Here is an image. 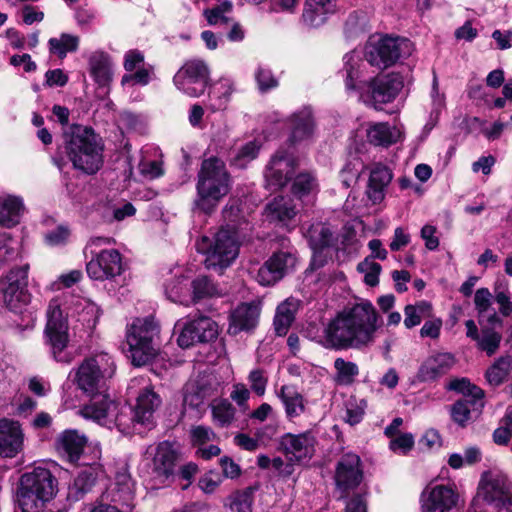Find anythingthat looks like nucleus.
I'll return each instance as SVG.
<instances>
[{"mask_svg":"<svg viewBox=\"0 0 512 512\" xmlns=\"http://www.w3.org/2000/svg\"><path fill=\"white\" fill-rule=\"evenodd\" d=\"M116 370L113 358L105 352L83 360L76 371L75 382L80 390L91 397V402L81 409V415L103 425H124L122 415H118L117 404L101 393L106 379Z\"/></svg>","mask_w":512,"mask_h":512,"instance_id":"f257e3e1","label":"nucleus"},{"mask_svg":"<svg viewBox=\"0 0 512 512\" xmlns=\"http://www.w3.org/2000/svg\"><path fill=\"white\" fill-rule=\"evenodd\" d=\"M379 327L375 307L370 301L361 300L328 323L324 330V345L336 350L362 349L374 343Z\"/></svg>","mask_w":512,"mask_h":512,"instance_id":"f03ea898","label":"nucleus"},{"mask_svg":"<svg viewBox=\"0 0 512 512\" xmlns=\"http://www.w3.org/2000/svg\"><path fill=\"white\" fill-rule=\"evenodd\" d=\"M65 151L73 167L86 174L96 173L103 164V146L94 131L72 125L64 132Z\"/></svg>","mask_w":512,"mask_h":512,"instance_id":"7ed1b4c3","label":"nucleus"},{"mask_svg":"<svg viewBox=\"0 0 512 512\" xmlns=\"http://www.w3.org/2000/svg\"><path fill=\"white\" fill-rule=\"evenodd\" d=\"M229 190L230 176L225 163L217 157L204 160L198 174L195 207L204 213H210Z\"/></svg>","mask_w":512,"mask_h":512,"instance_id":"20e7f679","label":"nucleus"},{"mask_svg":"<svg viewBox=\"0 0 512 512\" xmlns=\"http://www.w3.org/2000/svg\"><path fill=\"white\" fill-rule=\"evenodd\" d=\"M159 326L151 317L136 318L127 325L124 352L135 366L149 363L158 352Z\"/></svg>","mask_w":512,"mask_h":512,"instance_id":"39448f33","label":"nucleus"},{"mask_svg":"<svg viewBox=\"0 0 512 512\" xmlns=\"http://www.w3.org/2000/svg\"><path fill=\"white\" fill-rule=\"evenodd\" d=\"M196 249L198 252L206 255L204 260L206 268L221 273L224 269L229 267L238 256L239 244L237 231L234 228H221L214 235L213 239L207 236L201 237L196 242Z\"/></svg>","mask_w":512,"mask_h":512,"instance_id":"423d86ee","label":"nucleus"},{"mask_svg":"<svg viewBox=\"0 0 512 512\" xmlns=\"http://www.w3.org/2000/svg\"><path fill=\"white\" fill-rule=\"evenodd\" d=\"M45 342L49 346L52 357L61 363H70L75 353L69 347L68 323L63 317L60 304L51 300L47 309Z\"/></svg>","mask_w":512,"mask_h":512,"instance_id":"0eeeda50","label":"nucleus"},{"mask_svg":"<svg viewBox=\"0 0 512 512\" xmlns=\"http://www.w3.org/2000/svg\"><path fill=\"white\" fill-rule=\"evenodd\" d=\"M477 497L498 510H512V481L499 470L484 471L477 487Z\"/></svg>","mask_w":512,"mask_h":512,"instance_id":"6e6552de","label":"nucleus"},{"mask_svg":"<svg viewBox=\"0 0 512 512\" xmlns=\"http://www.w3.org/2000/svg\"><path fill=\"white\" fill-rule=\"evenodd\" d=\"M178 460L179 452L174 444L162 441L146 448L142 463L152 479L165 483L173 476Z\"/></svg>","mask_w":512,"mask_h":512,"instance_id":"1a4fd4ad","label":"nucleus"},{"mask_svg":"<svg viewBox=\"0 0 512 512\" xmlns=\"http://www.w3.org/2000/svg\"><path fill=\"white\" fill-rule=\"evenodd\" d=\"M412 52L411 42L405 38L389 36L371 38L365 46V58L369 64L378 68H387Z\"/></svg>","mask_w":512,"mask_h":512,"instance_id":"9d476101","label":"nucleus"},{"mask_svg":"<svg viewBox=\"0 0 512 512\" xmlns=\"http://www.w3.org/2000/svg\"><path fill=\"white\" fill-rule=\"evenodd\" d=\"M209 81V68L201 59L187 61L173 78L177 89L190 97H199L202 95Z\"/></svg>","mask_w":512,"mask_h":512,"instance_id":"9b49d317","label":"nucleus"},{"mask_svg":"<svg viewBox=\"0 0 512 512\" xmlns=\"http://www.w3.org/2000/svg\"><path fill=\"white\" fill-rule=\"evenodd\" d=\"M27 278V267H19L12 269L0 282L4 304L14 313H22L30 302Z\"/></svg>","mask_w":512,"mask_h":512,"instance_id":"f8f14e48","label":"nucleus"},{"mask_svg":"<svg viewBox=\"0 0 512 512\" xmlns=\"http://www.w3.org/2000/svg\"><path fill=\"white\" fill-rule=\"evenodd\" d=\"M364 478L363 465L355 453H346L340 457L335 466L334 481L341 497H346L360 486Z\"/></svg>","mask_w":512,"mask_h":512,"instance_id":"ddd939ff","label":"nucleus"},{"mask_svg":"<svg viewBox=\"0 0 512 512\" xmlns=\"http://www.w3.org/2000/svg\"><path fill=\"white\" fill-rule=\"evenodd\" d=\"M176 328L180 329L177 343L182 348H189L196 343L209 342L218 335L216 322L202 315L183 324L178 322Z\"/></svg>","mask_w":512,"mask_h":512,"instance_id":"4468645a","label":"nucleus"},{"mask_svg":"<svg viewBox=\"0 0 512 512\" xmlns=\"http://www.w3.org/2000/svg\"><path fill=\"white\" fill-rule=\"evenodd\" d=\"M92 254L93 257L86 265L87 274L91 279L98 281L110 280L122 273V257L118 250H92Z\"/></svg>","mask_w":512,"mask_h":512,"instance_id":"2eb2a0df","label":"nucleus"},{"mask_svg":"<svg viewBox=\"0 0 512 512\" xmlns=\"http://www.w3.org/2000/svg\"><path fill=\"white\" fill-rule=\"evenodd\" d=\"M296 261V256L291 252L278 251L273 253L258 269L257 282L263 286L275 284L294 271Z\"/></svg>","mask_w":512,"mask_h":512,"instance_id":"dca6fc26","label":"nucleus"},{"mask_svg":"<svg viewBox=\"0 0 512 512\" xmlns=\"http://www.w3.org/2000/svg\"><path fill=\"white\" fill-rule=\"evenodd\" d=\"M459 495L454 487L435 485L426 487L421 494L422 512H449L457 506Z\"/></svg>","mask_w":512,"mask_h":512,"instance_id":"f3484780","label":"nucleus"},{"mask_svg":"<svg viewBox=\"0 0 512 512\" xmlns=\"http://www.w3.org/2000/svg\"><path fill=\"white\" fill-rule=\"evenodd\" d=\"M297 165V159L292 153L277 151L265 173L268 186L273 189L284 187L294 175Z\"/></svg>","mask_w":512,"mask_h":512,"instance_id":"a211bd4d","label":"nucleus"},{"mask_svg":"<svg viewBox=\"0 0 512 512\" xmlns=\"http://www.w3.org/2000/svg\"><path fill=\"white\" fill-rule=\"evenodd\" d=\"M403 87L402 79L395 74H388L373 79L369 85V91L365 102L375 109H381V105L395 99Z\"/></svg>","mask_w":512,"mask_h":512,"instance_id":"6ab92c4d","label":"nucleus"},{"mask_svg":"<svg viewBox=\"0 0 512 512\" xmlns=\"http://www.w3.org/2000/svg\"><path fill=\"white\" fill-rule=\"evenodd\" d=\"M93 462L86 460L81 461L79 465L84 466L73 482L68 487L67 498L70 501H78L82 499L87 493H89L94 487L99 474L101 473V467L96 463V460L100 458V451H93Z\"/></svg>","mask_w":512,"mask_h":512,"instance_id":"aec40b11","label":"nucleus"},{"mask_svg":"<svg viewBox=\"0 0 512 512\" xmlns=\"http://www.w3.org/2000/svg\"><path fill=\"white\" fill-rule=\"evenodd\" d=\"M316 437L311 431L300 434L286 433L280 439V447L292 461L309 460L315 452Z\"/></svg>","mask_w":512,"mask_h":512,"instance_id":"412c9836","label":"nucleus"},{"mask_svg":"<svg viewBox=\"0 0 512 512\" xmlns=\"http://www.w3.org/2000/svg\"><path fill=\"white\" fill-rule=\"evenodd\" d=\"M366 169L369 172L366 196L373 205L380 204L386 197V190L393 179V171L381 162L371 163Z\"/></svg>","mask_w":512,"mask_h":512,"instance_id":"4be33fe9","label":"nucleus"},{"mask_svg":"<svg viewBox=\"0 0 512 512\" xmlns=\"http://www.w3.org/2000/svg\"><path fill=\"white\" fill-rule=\"evenodd\" d=\"M65 308L67 317L78 322L82 329L91 331L95 328L100 316V310L90 299L71 296L66 302Z\"/></svg>","mask_w":512,"mask_h":512,"instance_id":"5701e85b","label":"nucleus"},{"mask_svg":"<svg viewBox=\"0 0 512 512\" xmlns=\"http://www.w3.org/2000/svg\"><path fill=\"white\" fill-rule=\"evenodd\" d=\"M19 484L52 499L57 493V479L49 469L44 467H35L24 473L20 477Z\"/></svg>","mask_w":512,"mask_h":512,"instance_id":"b1692460","label":"nucleus"},{"mask_svg":"<svg viewBox=\"0 0 512 512\" xmlns=\"http://www.w3.org/2000/svg\"><path fill=\"white\" fill-rule=\"evenodd\" d=\"M259 316L260 307L257 303H243L237 306L230 314L228 333L235 336L253 330L258 324Z\"/></svg>","mask_w":512,"mask_h":512,"instance_id":"393cba45","label":"nucleus"},{"mask_svg":"<svg viewBox=\"0 0 512 512\" xmlns=\"http://www.w3.org/2000/svg\"><path fill=\"white\" fill-rule=\"evenodd\" d=\"M23 440V432L18 422L0 420V456L15 457L23 448Z\"/></svg>","mask_w":512,"mask_h":512,"instance_id":"a878e982","label":"nucleus"},{"mask_svg":"<svg viewBox=\"0 0 512 512\" xmlns=\"http://www.w3.org/2000/svg\"><path fill=\"white\" fill-rule=\"evenodd\" d=\"M455 364L451 353H436L428 357L420 366L418 379L423 382L433 381L446 374Z\"/></svg>","mask_w":512,"mask_h":512,"instance_id":"bb28decb","label":"nucleus"},{"mask_svg":"<svg viewBox=\"0 0 512 512\" xmlns=\"http://www.w3.org/2000/svg\"><path fill=\"white\" fill-rule=\"evenodd\" d=\"M161 404V398L153 389L144 388L137 397L133 420L146 427L153 425L154 413Z\"/></svg>","mask_w":512,"mask_h":512,"instance_id":"cd10ccee","label":"nucleus"},{"mask_svg":"<svg viewBox=\"0 0 512 512\" xmlns=\"http://www.w3.org/2000/svg\"><path fill=\"white\" fill-rule=\"evenodd\" d=\"M87 439L83 434L76 430H66L57 438V449L60 453L67 456L68 460L78 465L85 460L82 457Z\"/></svg>","mask_w":512,"mask_h":512,"instance_id":"c85d7f7f","label":"nucleus"},{"mask_svg":"<svg viewBox=\"0 0 512 512\" xmlns=\"http://www.w3.org/2000/svg\"><path fill=\"white\" fill-rule=\"evenodd\" d=\"M297 214L294 200L288 196H278L265 207L266 218L287 227Z\"/></svg>","mask_w":512,"mask_h":512,"instance_id":"c756f323","label":"nucleus"},{"mask_svg":"<svg viewBox=\"0 0 512 512\" xmlns=\"http://www.w3.org/2000/svg\"><path fill=\"white\" fill-rule=\"evenodd\" d=\"M25 212L23 199L19 196L0 195V225L12 228L20 223Z\"/></svg>","mask_w":512,"mask_h":512,"instance_id":"7c9ffc66","label":"nucleus"},{"mask_svg":"<svg viewBox=\"0 0 512 512\" xmlns=\"http://www.w3.org/2000/svg\"><path fill=\"white\" fill-rule=\"evenodd\" d=\"M335 12V0H306L303 21L310 27H319Z\"/></svg>","mask_w":512,"mask_h":512,"instance_id":"2f4dec72","label":"nucleus"},{"mask_svg":"<svg viewBox=\"0 0 512 512\" xmlns=\"http://www.w3.org/2000/svg\"><path fill=\"white\" fill-rule=\"evenodd\" d=\"M290 141L297 143L310 138L314 131L312 113L308 108L294 113L290 118Z\"/></svg>","mask_w":512,"mask_h":512,"instance_id":"473e14b6","label":"nucleus"},{"mask_svg":"<svg viewBox=\"0 0 512 512\" xmlns=\"http://www.w3.org/2000/svg\"><path fill=\"white\" fill-rule=\"evenodd\" d=\"M367 138L373 145L388 147L401 138V131L388 123H373L367 129Z\"/></svg>","mask_w":512,"mask_h":512,"instance_id":"72a5a7b5","label":"nucleus"},{"mask_svg":"<svg viewBox=\"0 0 512 512\" xmlns=\"http://www.w3.org/2000/svg\"><path fill=\"white\" fill-rule=\"evenodd\" d=\"M52 498L41 495L18 484L16 502L22 512H43Z\"/></svg>","mask_w":512,"mask_h":512,"instance_id":"f704fd0d","label":"nucleus"},{"mask_svg":"<svg viewBox=\"0 0 512 512\" xmlns=\"http://www.w3.org/2000/svg\"><path fill=\"white\" fill-rule=\"evenodd\" d=\"M277 396L281 399L289 420L299 417L304 413V398L293 386L283 385L277 392Z\"/></svg>","mask_w":512,"mask_h":512,"instance_id":"c9c22d12","label":"nucleus"},{"mask_svg":"<svg viewBox=\"0 0 512 512\" xmlns=\"http://www.w3.org/2000/svg\"><path fill=\"white\" fill-rule=\"evenodd\" d=\"M483 406V399H479L477 403L476 400L468 398L460 399L451 406V417L455 423L464 427L472 420L473 414H478Z\"/></svg>","mask_w":512,"mask_h":512,"instance_id":"e433bc0d","label":"nucleus"},{"mask_svg":"<svg viewBox=\"0 0 512 512\" xmlns=\"http://www.w3.org/2000/svg\"><path fill=\"white\" fill-rule=\"evenodd\" d=\"M90 73L99 85H106L112 77L111 62L104 52H94L89 58Z\"/></svg>","mask_w":512,"mask_h":512,"instance_id":"4c0bfd02","label":"nucleus"},{"mask_svg":"<svg viewBox=\"0 0 512 512\" xmlns=\"http://www.w3.org/2000/svg\"><path fill=\"white\" fill-rule=\"evenodd\" d=\"M296 310L297 302L293 299H288L277 307L274 318V328L277 335L283 336L287 334L289 327L295 319Z\"/></svg>","mask_w":512,"mask_h":512,"instance_id":"58836bf2","label":"nucleus"},{"mask_svg":"<svg viewBox=\"0 0 512 512\" xmlns=\"http://www.w3.org/2000/svg\"><path fill=\"white\" fill-rule=\"evenodd\" d=\"M134 496V483L125 466L121 467L115 476V493L113 500L126 505L132 501Z\"/></svg>","mask_w":512,"mask_h":512,"instance_id":"ea45409f","label":"nucleus"},{"mask_svg":"<svg viewBox=\"0 0 512 512\" xmlns=\"http://www.w3.org/2000/svg\"><path fill=\"white\" fill-rule=\"evenodd\" d=\"M79 46V37L76 35L62 33L59 37L50 38L48 47L51 54L63 59L67 53L75 52Z\"/></svg>","mask_w":512,"mask_h":512,"instance_id":"a19ab883","label":"nucleus"},{"mask_svg":"<svg viewBox=\"0 0 512 512\" xmlns=\"http://www.w3.org/2000/svg\"><path fill=\"white\" fill-rule=\"evenodd\" d=\"M234 91V85L229 79L220 80L210 93V106L213 110H222L226 107L230 96Z\"/></svg>","mask_w":512,"mask_h":512,"instance_id":"79ce46f5","label":"nucleus"},{"mask_svg":"<svg viewBox=\"0 0 512 512\" xmlns=\"http://www.w3.org/2000/svg\"><path fill=\"white\" fill-rule=\"evenodd\" d=\"M512 369V359L510 357H501L494 362L486 371L487 382L494 387L501 385Z\"/></svg>","mask_w":512,"mask_h":512,"instance_id":"37998d69","label":"nucleus"},{"mask_svg":"<svg viewBox=\"0 0 512 512\" xmlns=\"http://www.w3.org/2000/svg\"><path fill=\"white\" fill-rule=\"evenodd\" d=\"M362 64L359 55L354 52L344 56L345 85L347 90H355L358 87L357 83L361 76Z\"/></svg>","mask_w":512,"mask_h":512,"instance_id":"c03bdc74","label":"nucleus"},{"mask_svg":"<svg viewBox=\"0 0 512 512\" xmlns=\"http://www.w3.org/2000/svg\"><path fill=\"white\" fill-rule=\"evenodd\" d=\"M213 421L220 427H228L235 418V408L228 400H219L211 405Z\"/></svg>","mask_w":512,"mask_h":512,"instance_id":"a18cd8bd","label":"nucleus"},{"mask_svg":"<svg viewBox=\"0 0 512 512\" xmlns=\"http://www.w3.org/2000/svg\"><path fill=\"white\" fill-rule=\"evenodd\" d=\"M482 453L476 446L467 447L463 454L453 453L448 458V464L453 469H461L464 466H471L479 463Z\"/></svg>","mask_w":512,"mask_h":512,"instance_id":"49530a36","label":"nucleus"},{"mask_svg":"<svg viewBox=\"0 0 512 512\" xmlns=\"http://www.w3.org/2000/svg\"><path fill=\"white\" fill-rule=\"evenodd\" d=\"M447 388L463 394V398L476 400V402L484 397V391L466 378L451 380Z\"/></svg>","mask_w":512,"mask_h":512,"instance_id":"de8ad7c7","label":"nucleus"},{"mask_svg":"<svg viewBox=\"0 0 512 512\" xmlns=\"http://www.w3.org/2000/svg\"><path fill=\"white\" fill-rule=\"evenodd\" d=\"M193 289V300L199 301L204 298L222 295L218 287L206 276L196 278L191 283Z\"/></svg>","mask_w":512,"mask_h":512,"instance_id":"09e8293b","label":"nucleus"},{"mask_svg":"<svg viewBox=\"0 0 512 512\" xmlns=\"http://www.w3.org/2000/svg\"><path fill=\"white\" fill-rule=\"evenodd\" d=\"M502 336L492 328L484 327L481 329V335L477 339V346L485 351L488 356L495 354L500 346Z\"/></svg>","mask_w":512,"mask_h":512,"instance_id":"8fccbe9b","label":"nucleus"},{"mask_svg":"<svg viewBox=\"0 0 512 512\" xmlns=\"http://www.w3.org/2000/svg\"><path fill=\"white\" fill-rule=\"evenodd\" d=\"M318 184L315 177L310 173L299 174L292 185L293 194L302 199L304 196H308L317 191Z\"/></svg>","mask_w":512,"mask_h":512,"instance_id":"3c124183","label":"nucleus"},{"mask_svg":"<svg viewBox=\"0 0 512 512\" xmlns=\"http://www.w3.org/2000/svg\"><path fill=\"white\" fill-rule=\"evenodd\" d=\"M187 292L188 284L184 277L173 278L165 285V294L174 303L184 304L187 300Z\"/></svg>","mask_w":512,"mask_h":512,"instance_id":"603ef678","label":"nucleus"},{"mask_svg":"<svg viewBox=\"0 0 512 512\" xmlns=\"http://www.w3.org/2000/svg\"><path fill=\"white\" fill-rule=\"evenodd\" d=\"M334 368L337 371L336 380L342 385L351 384L359 373L358 367L355 363L345 361L342 358H337L334 361Z\"/></svg>","mask_w":512,"mask_h":512,"instance_id":"864d4df0","label":"nucleus"},{"mask_svg":"<svg viewBox=\"0 0 512 512\" xmlns=\"http://www.w3.org/2000/svg\"><path fill=\"white\" fill-rule=\"evenodd\" d=\"M309 239L314 249H322L332 243L333 233L327 226L317 224L309 230Z\"/></svg>","mask_w":512,"mask_h":512,"instance_id":"5fc2aeb1","label":"nucleus"},{"mask_svg":"<svg viewBox=\"0 0 512 512\" xmlns=\"http://www.w3.org/2000/svg\"><path fill=\"white\" fill-rule=\"evenodd\" d=\"M138 169L140 174L148 180H152L163 175L162 162L159 159H149L143 156L139 162Z\"/></svg>","mask_w":512,"mask_h":512,"instance_id":"6e6d98bb","label":"nucleus"},{"mask_svg":"<svg viewBox=\"0 0 512 512\" xmlns=\"http://www.w3.org/2000/svg\"><path fill=\"white\" fill-rule=\"evenodd\" d=\"M255 80L260 92L265 93L278 86V80L272 71L266 67L259 66L255 71Z\"/></svg>","mask_w":512,"mask_h":512,"instance_id":"4d7b16f0","label":"nucleus"},{"mask_svg":"<svg viewBox=\"0 0 512 512\" xmlns=\"http://www.w3.org/2000/svg\"><path fill=\"white\" fill-rule=\"evenodd\" d=\"M359 272L364 274V281L369 286H375L379 281V274L381 271L380 264L370 261L369 259H365L360 262L357 266Z\"/></svg>","mask_w":512,"mask_h":512,"instance_id":"13d9d810","label":"nucleus"},{"mask_svg":"<svg viewBox=\"0 0 512 512\" xmlns=\"http://www.w3.org/2000/svg\"><path fill=\"white\" fill-rule=\"evenodd\" d=\"M258 151L259 145L255 141H250L238 150L233 163L238 167H244L248 162L256 158Z\"/></svg>","mask_w":512,"mask_h":512,"instance_id":"bf43d9fd","label":"nucleus"},{"mask_svg":"<svg viewBox=\"0 0 512 512\" xmlns=\"http://www.w3.org/2000/svg\"><path fill=\"white\" fill-rule=\"evenodd\" d=\"M474 304L479 317H484L492 305V294L488 288H479L476 290Z\"/></svg>","mask_w":512,"mask_h":512,"instance_id":"052dcab7","label":"nucleus"},{"mask_svg":"<svg viewBox=\"0 0 512 512\" xmlns=\"http://www.w3.org/2000/svg\"><path fill=\"white\" fill-rule=\"evenodd\" d=\"M223 481V476L217 471L210 470L199 479L200 489L206 493H213Z\"/></svg>","mask_w":512,"mask_h":512,"instance_id":"680f3d73","label":"nucleus"},{"mask_svg":"<svg viewBox=\"0 0 512 512\" xmlns=\"http://www.w3.org/2000/svg\"><path fill=\"white\" fill-rule=\"evenodd\" d=\"M230 10L231 5L224 3L212 9L205 10L204 15L210 25H217L227 22L226 13L230 12Z\"/></svg>","mask_w":512,"mask_h":512,"instance_id":"e2e57ef3","label":"nucleus"},{"mask_svg":"<svg viewBox=\"0 0 512 512\" xmlns=\"http://www.w3.org/2000/svg\"><path fill=\"white\" fill-rule=\"evenodd\" d=\"M191 438L194 445L204 446L216 438V434L209 427L196 426L191 429Z\"/></svg>","mask_w":512,"mask_h":512,"instance_id":"0e129e2a","label":"nucleus"},{"mask_svg":"<svg viewBox=\"0 0 512 512\" xmlns=\"http://www.w3.org/2000/svg\"><path fill=\"white\" fill-rule=\"evenodd\" d=\"M191 383L195 386V388H197V390H199L198 393L207 399L214 395L215 391L217 390V383L215 379L209 375L199 377L197 380Z\"/></svg>","mask_w":512,"mask_h":512,"instance_id":"69168bd1","label":"nucleus"},{"mask_svg":"<svg viewBox=\"0 0 512 512\" xmlns=\"http://www.w3.org/2000/svg\"><path fill=\"white\" fill-rule=\"evenodd\" d=\"M249 382L251 385V389L259 396H263L266 391L267 385V377L265 376V372L261 369L252 370L249 373Z\"/></svg>","mask_w":512,"mask_h":512,"instance_id":"338daca9","label":"nucleus"},{"mask_svg":"<svg viewBox=\"0 0 512 512\" xmlns=\"http://www.w3.org/2000/svg\"><path fill=\"white\" fill-rule=\"evenodd\" d=\"M230 508L233 512H250L251 496L246 492H237L232 496Z\"/></svg>","mask_w":512,"mask_h":512,"instance_id":"774afa93","label":"nucleus"}]
</instances>
